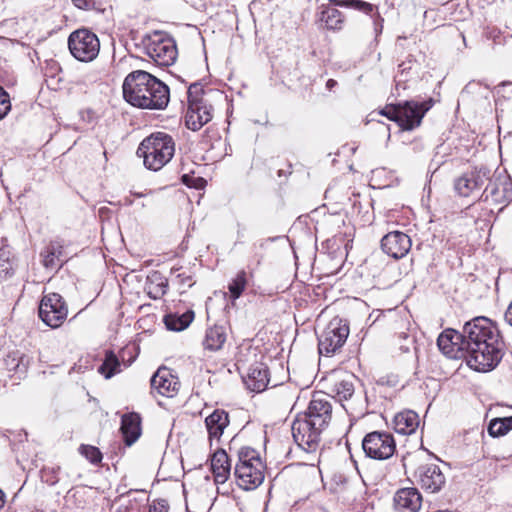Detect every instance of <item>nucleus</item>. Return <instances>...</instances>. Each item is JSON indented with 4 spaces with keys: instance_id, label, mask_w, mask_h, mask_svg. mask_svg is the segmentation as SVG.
Listing matches in <instances>:
<instances>
[{
    "instance_id": "f257e3e1",
    "label": "nucleus",
    "mask_w": 512,
    "mask_h": 512,
    "mask_svg": "<svg viewBox=\"0 0 512 512\" xmlns=\"http://www.w3.org/2000/svg\"><path fill=\"white\" fill-rule=\"evenodd\" d=\"M122 88L126 102L137 108L161 110L169 103L168 86L144 70L129 73Z\"/></svg>"
},
{
    "instance_id": "f03ea898",
    "label": "nucleus",
    "mask_w": 512,
    "mask_h": 512,
    "mask_svg": "<svg viewBox=\"0 0 512 512\" xmlns=\"http://www.w3.org/2000/svg\"><path fill=\"white\" fill-rule=\"evenodd\" d=\"M175 143L172 137L163 132L146 137L137 149V155L143 158L144 165L153 171L160 170L173 157Z\"/></svg>"
},
{
    "instance_id": "7ed1b4c3",
    "label": "nucleus",
    "mask_w": 512,
    "mask_h": 512,
    "mask_svg": "<svg viewBox=\"0 0 512 512\" xmlns=\"http://www.w3.org/2000/svg\"><path fill=\"white\" fill-rule=\"evenodd\" d=\"M433 100L429 98L423 102L414 100L386 105L379 114L394 121L404 131H411L419 127L424 115L432 108Z\"/></svg>"
},
{
    "instance_id": "20e7f679",
    "label": "nucleus",
    "mask_w": 512,
    "mask_h": 512,
    "mask_svg": "<svg viewBox=\"0 0 512 512\" xmlns=\"http://www.w3.org/2000/svg\"><path fill=\"white\" fill-rule=\"evenodd\" d=\"M264 469L265 465L255 449L244 447L238 451V462L235 465L234 474L240 488L244 490L257 488L264 480Z\"/></svg>"
},
{
    "instance_id": "39448f33",
    "label": "nucleus",
    "mask_w": 512,
    "mask_h": 512,
    "mask_svg": "<svg viewBox=\"0 0 512 512\" xmlns=\"http://www.w3.org/2000/svg\"><path fill=\"white\" fill-rule=\"evenodd\" d=\"M143 52L158 66H169L177 58V47L174 39L162 31H154L141 40Z\"/></svg>"
},
{
    "instance_id": "423d86ee",
    "label": "nucleus",
    "mask_w": 512,
    "mask_h": 512,
    "mask_svg": "<svg viewBox=\"0 0 512 512\" xmlns=\"http://www.w3.org/2000/svg\"><path fill=\"white\" fill-rule=\"evenodd\" d=\"M504 341L491 340L466 351L470 368L478 372H489L497 367L504 355Z\"/></svg>"
},
{
    "instance_id": "0eeeda50",
    "label": "nucleus",
    "mask_w": 512,
    "mask_h": 512,
    "mask_svg": "<svg viewBox=\"0 0 512 512\" xmlns=\"http://www.w3.org/2000/svg\"><path fill=\"white\" fill-rule=\"evenodd\" d=\"M462 348L468 351L487 341L502 338L497 327L487 317H476L464 324L462 328Z\"/></svg>"
},
{
    "instance_id": "6e6552de",
    "label": "nucleus",
    "mask_w": 512,
    "mask_h": 512,
    "mask_svg": "<svg viewBox=\"0 0 512 512\" xmlns=\"http://www.w3.org/2000/svg\"><path fill=\"white\" fill-rule=\"evenodd\" d=\"M68 47L75 59L81 62H90L98 56L100 42L96 34L83 28L70 34Z\"/></svg>"
},
{
    "instance_id": "1a4fd4ad",
    "label": "nucleus",
    "mask_w": 512,
    "mask_h": 512,
    "mask_svg": "<svg viewBox=\"0 0 512 512\" xmlns=\"http://www.w3.org/2000/svg\"><path fill=\"white\" fill-rule=\"evenodd\" d=\"M349 335V327L341 318H333L318 337L320 354L330 356L341 348Z\"/></svg>"
},
{
    "instance_id": "9d476101",
    "label": "nucleus",
    "mask_w": 512,
    "mask_h": 512,
    "mask_svg": "<svg viewBox=\"0 0 512 512\" xmlns=\"http://www.w3.org/2000/svg\"><path fill=\"white\" fill-rule=\"evenodd\" d=\"M362 448L367 457L375 460H386L394 455L396 444L392 434L373 431L363 438Z\"/></svg>"
},
{
    "instance_id": "9b49d317",
    "label": "nucleus",
    "mask_w": 512,
    "mask_h": 512,
    "mask_svg": "<svg viewBox=\"0 0 512 512\" xmlns=\"http://www.w3.org/2000/svg\"><path fill=\"white\" fill-rule=\"evenodd\" d=\"M324 429L316 427L315 422L299 415L291 426L295 443L306 452H315L319 447L320 435Z\"/></svg>"
},
{
    "instance_id": "f8f14e48",
    "label": "nucleus",
    "mask_w": 512,
    "mask_h": 512,
    "mask_svg": "<svg viewBox=\"0 0 512 512\" xmlns=\"http://www.w3.org/2000/svg\"><path fill=\"white\" fill-rule=\"evenodd\" d=\"M68 308L58 293L44 295L39 304V317L51 328L60 327L67 318Z\"/></svg>"
},
{
    "instance_id": "ddd939ff",
    "label": "nucleus",
    "mask_w": 512,
    "mask_h": 512,
    "mask_svg": "<svg viewBox=\"0 0 512 512\" xmlns=\"http://www.w3.org/2000/svg\"><path fill=\"white\" fill-rule=\"evenodd\" d=\"M488 180L489 182L481 194V198L485 201L490 200L495 204L512 201V181L509 176L498 174Z\"/></svg>"
},
{
    "instance_id": "4468645a",
    "label": "nucleus",
    "mask_w": 512,
    "mask_h": 512,
    "mask_svg": "<svg viewBox=\"0 0 512 512\" xmlns=\"http://www.w3.org/2000/svg\"><path fill=\"white\" fill-rule=\"evenodd\" d=\"M414 477L421 488L430 493L439 492L446 482L440 467L434 463L421 464L416 469Z\"/></svg>"
},
{
    "instance_id": "2eb2a0df",
    "label": "nucleus",
    "mask_w": 512,
    "mask_h": 512,
    "mask_svg": "<svg viewBox=\"0 0 512 512\" xmlns=\"http://www.w3.org/2000/svg\"><path fill=\"white\" fill-rule=\"evenodd\" d=\"M303 416L309 421L315 422L316 427L325 429L332 418V404L328 395L315 393Z\"/></svg>"
},
{
    "instance_id": "dca6fc26",
    "label": "nucleus",
    "mask_w": 512,
    "mask_h": 512,
    "mask_svg": "<svg viewBox=\"0 0 512 512\" xmlns=\"http://www.w3.org/2000/svg\"><path fill=\"white\" fill-rule=\"evenodd\" d=\"M488 179L487 169H475L458 177L454 182V189L458 195L469 197L479 192Z\"/></svg>"
},
{
    "instance_id": "f3484780",
    "label": "nucleus",
    "mask_w": 512,
    "mask_h": 512,
    "mask_svg": "<svg viewBox=\"0 0 512 512\" xmlns=\"http://www.w3.org/2000/svg\"><path fill=\"white\" fill-rule=\"evenodd\" d=\"M330 392L339 401L348 400L354 394L355 376L346 371H332L327 377Z\"/></svg>"
},
{
    "instance_id": "a211bd4d",
    "label": "nucleus",
    "mask_w": 512,
    "mask_h": 512,
    "mask_svg": "<svg viewBox=\"0 0 512 512\" xmlns=\"http://www.w3.org/2000/svg\"><path fill=\"white\" fill-rule=\"evenodd\" d=\"M411 245L410 237L400 231L389 232L381 240L383 252L395 259L404 257L410 251Z\"/></svg>"
},
{
    "instance_id": "6ab92c4d",
    "label": "nucleus",
    "mask_w": 512,
    "mask_h": 512,
    "mask_svg": "<svg viewBox=\"0 0 512 512\" xmlns=\"http://www.w3.org/2000/svg\"><path fill=\"white\" fill-rule=\"evenodd\" d=\"M212 106L203 102H194L188 105L186 112V125L189 129L197 131L212 119Z\"/></svg>"
},
{
    "instance_id": "aec40b11",
    "label": "nucleus",
    "mask_w": 512,
    "mask_h": 512,
    "mask_svg": "<svg viewBox=\"0 0 512 512\" xmlns=\"http://www.w3.org/2000/svg\"><path fill=\"white\" fill-rule=\"evenodd\" d=\"M394 504L401 512H418L422 505V497L414 487L402 488L396 492Z\"/></svg>"
},
{
    "instance_id": "412c9836",
    "label": "nucleus",
    "mask_w": 512,
    "mask_h": 512,
    "mask_svg": "<svg viewBox=\"0 0 512 512\" xmlns=\"http://www.w3.org/2000/svg\"><path fill=\"white\" fill-rule=\"evenodd\" d=\"M245 383L251 391H264L269 384V371L267 366L261 362L253 363L248 369Z\"/></svg>"
},
{
    "instance_id": "4be33fe9",
    "label": "nucleus",
    "mask_w": 512,
    "mask_h": 512,
    "mask_svg": "<svg viewBox=\"0 0 512 512\" xmlns=\"http://www.w3.org/2000/svg\"><path fill=\"white\" fill-rule=\"evenodd\" d=\"M178 381L166 368H160L151 378V388L158 394L172 397L177 390Z\"/></svg>"
},
{
    "instance_id": "5701e85b",
    "label": "nucleus",
    "mask_w": 512,
    "mask_h": 512,
    "mask_svg": "<svg viewBox=\"0 0 512 512\" xmlns=\"http://www.w3.org/2000/svg\"><path fill=\"white\" fill-rule=\"evenodd\" d=\"M462 342V331L458 332L453 329L443 331L437 339V345L440 351L449 358L457 357L459 350L464 351Z\"/></svg>"
},
{
    "instance_id": "b1692460",
    "label": "nucleus",
    "mask_w": 512,
    "mask_h": 512,
    "mask_svg": "<svg viewBox=\"0 0 512 512\" xmlns=\"http://www.w3.org/2000/svg\"><path fill=\"white\" fill-rule=\"evenodd\" d=\"M211 469L216 484H224L228 480L231 464L225 450L219 449L214 452L211 458Z\"/></svg>"
},
{
    "instance_id": "393cba45",
    "label": "nucleus",
    "mask_w": 512,
    "mask_h": 512,
    "mask_svg": "<svg viewBox=\"0 0 512 512\" xmlns=\"http://www.w3.org/2000/svg\"><path fill=\"white\" fill-rule=\"evenodd\" d=\"M125 443L132 445L141 435V418L137 413L124 414L121 419L120 428Z\"/></svg>"
},
{
    "instance_id": "a878e982",
    "label": "nucleus",
    "mask_w": 512,
    "mask_h": 512,
    "mask_svg": "<svg viewBox=\"0 0 512 512\" xmlns=\"http://www.w3.org/2000/svg\"><path fill=\"white\" fill-rule=\"evenodd\" d=\"M420 423L419 416L412 410L399 412L394 416L393 428L402 435H410L416 431Z\"/></svg>"
},
{
    "instance_id": "bb28decb",
    "label": "nucleus",
    "mask_w": 512,
    "mask_h": 512,
    "mask_svg": "<svg viewBox=\"0 0 512 512\" xmlns=\"http://www.w3.org/2000/svg\"><path fill=\"white\" fill-rule=\"evenodd\" d=\"M205 425L209 434V438L219 440L224 429L229 425L228 413L224 410H215L205 419Z\"/></svg>"
},
{
    "instance_id": "cd10ccee",
    "label": "nucleus",
    "mask_w": 512,
    "mask_h": 512,
    "mask_svg": "<svg viewBox=\"0 0 512 512\" xmlns=\"http://www.w3.org/2000/svg\"><path fill=\"white\" fill-rule=\"evenodd\" d=\"M226 340V328L221 325H214L206 330L203 347L205 350H209L211 352L219 351L222 349Z\"/></svg>"
},
{
    "instance_id": "c85d7f7f",
    "label": "nucleus",
    "mask_w": 512,
    "mask_h": 512,
    "mask_svg": "<svg viewBox=\"0 0 512 512\" xmlns=\"http://www.w3.org/2000/svg\"><path fill=\"white\" fill-rule=\"evenodd\" d=\"M168 280L160 272L154 271L147 276L145 290L151 299H160L167 292Z\"/></svg>"
},
{
    "instance_id": "c756f323",
    "label": "nucleus",
    "mask_w": 512,
    "mask_h": 512,
    "mask_svg": "<svg viewBox=\"0 0 512 512\" xmlns=\"http://www.w3.org/2000/svg\"><path fill=\"white\" fill-rule=\"evenodd\" d=\"M194 312L192 310H187L182 314L170 313L164 317V323L168 330L171 331H183L185 330L193 321Z\"/></svg>"
},
{
    "instance_id": "7c9ffc66",
    "label": "nucleus",
    "mask_w": 512,
    "mask_h": 512,
    "mask_svg": "<svg viewBox=\"0 0 512 512\" xmlns=\"http://www.w3.org/2000/svg\"><path fill=\"white\" fill-rule=\"evenodd\" d=\"M61 255H62V246L56 243H51L48 245L44 251L41 252V256L43 258L42 263L45 268L50 270H57L61 267Z\"/></svg>"
},
{
    "instance_id": "2f4dec72",
    "label": "nucleus",
    "mask_w": 512,
    "mask_h": 512,
    "mask_svg": "<svg viewBox=\"0 0 512 512\" xmlns=\"http://www.w3.org/2000/svg\"><path fill=\"white\" fill-rule=\"evenodd\" d=\"M488 434L491 437H501L512 430V416L494 418L489 422Z\"/></svg>"
},
{
    "instance_id": "473e14b6",
    "label": "nucleus",
    "mask_w": 512,
    "mask_h": 512,
    "mask_svg": "<svg viewBox=\"0 0 512 512\" xmlns=\"http://www.w3.org/2000/svg\"><path fill=\"white\" fill-rule=\"evenodd\" d=\"M321 21L331 30L340 29L343 23L341 12L336 8H327L321 13Z\"/></svg>"
},
{
    "instance_id": "72a5a7b5",
    "label": "nucleus",
    "mask_w": 512,
    "mask_h": 512,
    "mask_svg": "<svg viewBox=\"0 0 512 512\" xmlns=\"http://www.w3.org/2000/svg\"><path fill=\"white\" fill-rule=\"evenodd\" d=\"M98 371L105 376L106 379L111 378L120 372V362L112 353H108L104 362L100 365Z\"/></svg>"
},
{
    "instance_id": "f704fd0d",
    "label": "nucleus",
    "mask_w": 512,
    "mask_h": 512,
    "mask_svg": "<svg viewBox=\"0 0 512 512\" xmlns=\"http://www.w3.org/2000/svg\"><path fill=\"white\" fill-rule=\"evenodd\" d=\"M246 284V272L244 270L239 271L235 278H233L228 285V290L233 300H237L241 296L246 287Z\"/></svg>"
},
{
    "instance_id": "c9c22d12",
    "label": "nucleus",
    "mask_w": 512,
    "mask_h": 512,
    "mask_svg": "<svg viewBox=\"0 0 512 512\" xmlns=\"http://www.w3.org/2000/svg\"><path fill=\"white\" fill-rule=\"evenodd\" d=\"M8 254L4 249L0 250V281L7 280L14 273V264Z\"/></svg>"
},
{
    "instance_id": "e433bc0d",
    "label": "nucleus",
    "mask_w": 512,
    "mask_h": 512,
    "mask_svg": "<svg viewBox=\"0 0 512 512\" xmlns=\"http://www.w3.org/2000/svg\"><path fill=\"white\" fill-rule=\"evenodd\" d=\"M79 452L93 464H97L102 460V454L97 447L82 444L79 447Z\"/></svg>"
},
{
    "instance_id": "4c0bfd02",
    "label": "nucleus",
    "mask_w": 512,
    "mask_h": 512,
    "mask_svg": "<svg viewBox=\"0 0 512 512\" xmlns=\"http://www.w3.org/2000/svg\"><path fill=\"white\" fill-rule=\"evenodd\" d=\"M203 93H204L203 86L200 83L194 82V83L190 84L188 87V90H187L188 105H190L194 102L205 101V99L203 98Z\"/></svg>"
},
{
    "instance_id": "58836bf2",
    "label": "nucleus",
    "mask_w": 512,
    "mask_h": 512,
    "mask_svg": "<svg viewBox=\"0 0 512 512\" xmlns=\"http://www.w3.org/2000/svg\"><path fill=\"white\" fill-rule=\"evenodd\" d=\"M59 467H45L41 470V480L48 485H55L59 481Z\"/></svg>"
},
{
    "instance_id": "ea45409f",
    "label": "nucleus",
    "mask_w": 512,
    "mask_h": 512,
    "mask_svg": "<svg viewBox=\"0 0 512 512\" xmlns=\"http://www.w3.org/2000/svg\"><path fill=\"white\" fill-rule=\"evenodd\" d=\"M11 104L8 93L0 87V120H2L10 111Z\"/></svg>"
},
{
    "instance_id": "a19ab883",
    "label": "nucleus",
    "mask_w": 512,
    "mask_h": 512,
    "mask_svg": "<svg viewBox=\"0 0 512 512\" xmlns=\"http://www.w3.org/2000/svg\"><path fill=\"white\" fill-rule=\"evenodd\" d=\"M349 6H352L354 9L365 14H371L374 10V6L372 4L361 0H354Z\"/></svg>"
},
{
    "instance_id": "79ce46f5",
    "label": "nucleus",
    "mask_w": 512,
    "mask_h": 512,
    "mask_svg": "<svg viewBox=\"0 0 512 512\" xmlns=\"http://www.w3.org/2000/svg\"><path fill=\"white\" fill-rule=\"evenodd\" d=\"M182 182L188 187L201 188L203 187L205 181L203 178H193L187 174L182 176Z\"/></svg>"
},
{
    "instance_id": "37998d69",
    "label": "nucleus",
    "mask_w": 512,
    "mask_h": 512,
    "mask_svg": "<svg viewBox=\"0 0 512 512\" xmlns=\"http://www.w3.org/2000/svg\"><path fill=\"white\" fill-rule=\"evenodd\" d=\"M149 512H168V503L164 499L156 500L149 507Z\"/></svg>"
},
{
    "instance_id": "c03bdc74",
    "label": "nucleus",
    "mask_w": 512,
    "mask_h": 512,
    "mask_svg": "<svg viewBox=\"0 0 512 512\" xmlns=\"http://www.w3.org/2000/svg\"><path fill=\"white\" fill-rule=\"evenodd\" d=\"M73 4L83 10H90L94 6L93 0H72Z\"/></svg>"
},
{
    "instance_id": "a18cd8bd",
    "label": "nucleus",
    "mask_w": 512,
    "mask_h": 512,
    "mask_svg": "<svg viewBox=\"0 0 512 512\" xmlns=\"http://www.w3.org/2000/svg\"><path fill=\"white\" fill-rule=\"evenodd\" d=\"M176 278L180 285H186L187 287H191L193 285L190 275H185L184 273H177Z\"/></svg>"
},
{
    "instance_id": "49530a36",
    "label": "nucleus",
    "mask_w": 512,
    "mask_h": 512,
    "mask_svg": "<svg viewBox=\"0 0 512 512\" xmlns=\"http://www.w3.org/2000/svg\"><path fill=\"white\" fill-rule=\"evenodd\" d=\"M116 512H146L145 508L141 511L139 506H120Z\"/></svg>"
},
{
    "instance_id": "de8ad7c7",
    "label": "nucleus",
    "mask_w": 512,
    "mask_h": 512,
    "mask_svg": "<svg viewBox=\"0 0 512 512\" xmlns=\"http://www.w3.org/2000/svg\"><path fill=\"white\" fill-rule=\"evenodd\" d=\"M505 321L512 326V302L509 304L504 314Z\"/></svg>"
},
{
    "instance_id": "09e8293b",
    "label": "nucleus",
    "mask_w": 512,
    "mask_h": 512,
    "mask_svg": "<svg viewBox=\"0 0 512 512\" xmlns=\"http://www.w3.org/2000/svg\"><path fill=\"white\" fill-rule=\"evenodd\" d=\"M339 6H349L354 0H329Z\"/></svg>"
},
{
    "instance_id": "8fccbe9b",
    "label": "nucleus",
    "mask_w": 512,
    "mask_h": 512,
    "mask_svg": "<svg viewBox=\"0 0 512 512\" xmlns=\"http://www.w3.org/2000/svg\"><path fill=\"white\" fill-rule=\"evenodd\" d=\"M336 85H337V82H336L334 79H329V80L326 82V87H327V89H329V90H331L332 88H334Z\"/></svg>"
},
{
    "instance_id": "3c124183",
    "label": "nucleus",
    "mask_w": 512,
    "mask_h": 512,
    "mask_svg": "<svg viewBox=\"0 0 512 512\" xmlns=\"http://www.w3.org/2000/svg\"><path fill=\"white\" fill-rule=\"evenodd\" d=\"M5 503V494L2 490H0V509L4 506Z\"/></svg>"
},
{
    "instance_id": "603ef678",
    "label": "nucleus",
    "mask_w": 512,
    "mask_h": 512,
    "mask_svg": "<svg viewBox=\"0 0 512 512\" xmlns=\"http://www.w3.org/2000/svg\"><path fill=\"white\" fill-rule=\"evenodd\" d=\"M399 338L404 339V340H406L408 342H411V343L413 342L412 339H410V337L406 333H401L399 335Z\"/></svg>"
},
{
    "instance_id": "864d4df0",
    "label": "nucleus",
    "mask_w": 512,
    "mask_h": 512,
    "mask_svg": "<svg viewBox=\"0 0 512 512\" xmlns=\"http://www.w3.org/2000/svg\"><path fill=\"white\" fill-rule=\"evenodd\" d=\"M125 203L127 205H134L135 204V201L129 197L125 198Z\"/></svg>"
},
{
    "instance_id": "5fc2aeb1",
    "label": "nucleus",
    "mask_w": 512,
    "mask_h": 512,
    "mask_svg": "<svg viewBox=\"0 0 512 512\" xmlns=\"http://www.w3.org/2000/svg\"><path fill=\"white\" fill-rule=\"evenodd\" d=\"M474 85H476V83H469L465 86L464 91H469Z\"/></svg>"
},
{
    "instance_id": "6e6d98bb",
    "label": "nucleus",
    "mask_w": 512,
    "mask_h": 512,
    "mask_svg": "<svg viewBox=\"0 0 512 512\" xmlns=\"http://www.w3.org/2000/svg\"><path fill=\"white\" fill-rule=\"evenodd\" d=\"M404 352H408L409 351V346H401L400 347Z\"/></svg>"
},
{
    "instance_id": "4d7b16f0",
    "label": "nucleus",
    "mask_w": 512,
    "mask_h": 512,
    "mask_svg": "<svg viewBox=\"0 0 512 512\" xmlns=\"http://www.w3.org/2000/svg\"><path fill=\"white\" fill-rule=\"evenodd\" d=\"M133 196H136V197H144V194H142V193H133Z\"/></svg>"
},
{
    "instance_id": "13d9d810",
    "label": "nucleus",
    "mask_w": 512,
    "mask_h": 512,
    "mask_svg": "<svg viewBox=\"0 0 512 512\" xmlns=\"http://www.w3.org/2000/svg\"><path fill=\"white\" fill-rule=\"evenodd\" d=\"M179 269L172 270V274H175Z\"/></svg>"
}]
</instances>
